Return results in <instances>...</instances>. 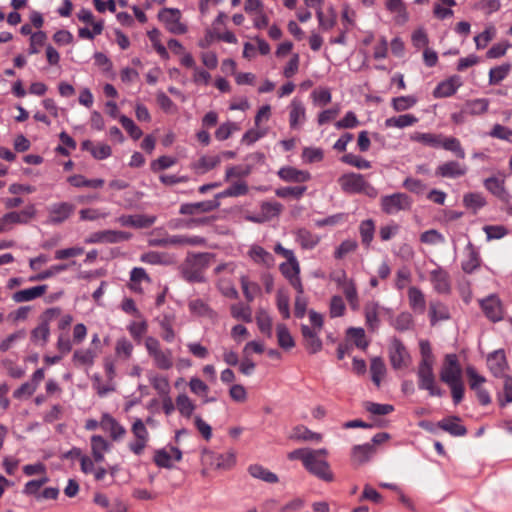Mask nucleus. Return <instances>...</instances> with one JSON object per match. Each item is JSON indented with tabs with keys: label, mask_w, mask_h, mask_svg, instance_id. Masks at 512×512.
<instances>
[{
	"label": "nucleus",
	"mask_w": 512,
	"mask_h": 512,
	"mask_svg": "<svg viewBox=\"0 0 512 512\" xmlns=\"http://www.w3.org/2000/svg\"><path fill=\"white\" fill-rule=\"evenodd\" d=\"M182 458L181 450H156L154 461L159 467L171 468Z\"/></svg>",
	"instance_id": "obj_18"
},
{
	"label": "nucleus",
	"mask_w": 512,
	"mask_h": 512,
	"mask_svg": "<svg viewBox=\"0 0 512 512\" xmlns=\"http://www.w3.org/2000/svg\"><path fill=\"white\" fill-rule=\"evenodd\" d=\"M511 65L509 63L494 67L489 71V83L494 85L500 83L510 72Z\"/></svg>",
	"instance_id": "obj_51"
},
{
	"label": "nucleus",
	"mask_w": 512,
	"mask_h": 512,
	"mask_svg": "<svg viewBox=\"0 0 512 512\" xmlns=\"http://www.w3.org/2000/svg\"><path fill=\"white\" fill-rule=\"evenodd\" d=\"M159 36H160V32L156 28H154L148 32V37H149L150 41L152 42L153 47L155 48L157 53L163 59H168L169 53L167 52V49L160 43Z\"/></svg>",
	"instance_id": "obj_62"
},
{
	"label": "nucleus",
	"mask_w": 512,
	"mask_h": 512,
	"mask_svg": "<svg viewBox=\"0 0 512 512\" xmlns=\"http://www.w3.org/2000/svg\"><path fill=\"white\" fill-rule=\"evenodd\" d=\"M173 318L169 315H165L160 321V327L163 330L162 338L167 342H172L175 338V332L172 328Z\"/></svg>",
	"instance_id": "obj_63"
},
{
	"label": "nucleus",
	"mask_w": 512,
	"mask_h": 512,
	"mask_svg": "<svg viewBox=\"0 0 512 512\" xmlns=\"http://www.w3.org/2000/svg\"><path fill=\"white\" fill-rule=\"evenodd\" d=\"M212 259L209 253L188 255L182 265L183 277L189 282L204 281L203 271L210 264Z\"/></svg>",
	"instance_id": "obj_1"
},
{
	"label": "nucleus",
	"mask_w": 512,
	"mask_h": 512,
	"mask_svg": "<svg viewBox=\"0 0 512 512\" xmlns=\"http://www.w3.org/2000/svg\"><path fill=\"white\" fill-rule=\"evenodd\" d=\"M220 161L221 159L219 156H202L198 161L192 164V169L197 174H204L214 169Z\"/></svg>",
	"instance_id": "obj_29"
},
{
	"label": "nucleus",
	"mask_w": 512,
	"mask_h": 512,
	"mask_svg": "<svg viewBox=\"0 0 512 512\" xmlns=\"http://www.w3.org/2000/svg\"><path fill=\"white\" fill-rule=\"evenodd\" d=\"M484 186L501 201L508 202L510 196L504 187V180H500L496 177H490L484 181Z\"/></svg>",
	"instance_id": "obj_24"
},
{
	"label": "nucleus",
	"mask_w": 512,
	"mask_h": 512,
	"mask_svg": "<svg viewBox=\"0 0 512 512\" xmlns=\"http://www.w3.org/2000/svg\"><path fill=\"white\" fill-rule=\"evenodd\" d=\"M289 296L283 290L277 291V308L279 312L282 314L284 319H288L290 317V306H289Z\"/></svg>",
	"instance_id": "obj_59"
},
{
	"label": "nucleus",
	"mask_w": 512,
	"mask_h": 512,
	"mask_svg": "<svg viewBox=\"0 0 512 512\" xmlns=\"http://www.w3.org/2000/svg\"><path fill=\"white\" fill-rule=\"evenodd\" d=\"M249 255L258 263L269 264L272 261V255L260 246H253L249 251Z\"/></svg>",
	"instance_id": "obj_60"
},
{
	"label": "nucleus",
	"mask_w": 512,
	"mask_h": 512,
	"mask_svg": "<svg viewBox=\"0 0 512 512\" xmlns=\"http://www.w3.org/2000/svg\"><path fill=\"white\" fill-rule=\"evenodd\" d=\"M461 367L456 354H447L440 371V379L447 385L461 381Z\"/></svg>",
	"instance_id": "obj_8"
},
{
	"label": "nucleus",
	"mask_w": 512,
	"mask_h": 512,
	"mask_svg": "<svg viewBox=\"0 0 512 512\" xmlns=\"http://www.w3.org/2000/svg\"><path fill=\"white\" fill-rule=\"evenodd\" d=\"M487 365L490 371L496 377H502L508 368V363L504 350H496L487 357Z\"/></svg>",
	"instance_id": "obj_13"
},
{
	"label": "nucleus",
	"mask_w": 512,
	"mask_h": 512,
	"mask_svg": "<svg viewBox=\"0 0 512 512\" xmlns=\"http://www.w3.org/2000/svg\"><path fill=\"white\" fill-rule=\"evenodd\" d=\"M158 19L172 34L181 35L187 32V26L181 22V12L177 8H163L158 13Z\"/></svg>",
	"instance_id": "obj_6"
},
{
	"label": "nucleus",
	"mask_w": 512,
	"mask_h": 512,
	"mask_svg": "<svg viewBox=\"0 0 512 512\" xmlns=\"http://www.w3.org/2000/svg\"><path fill=\"white\" fill-rule=\"evenodd\" d=\"M278 175L284 181L296 183L306 182L311 178V175L308 171L298 170L290 166L281 168L278 171Z\"/></svg>",
	"instance_id": "obj_22"
},
{
	"label": "nucleus",
	"mask_w": 512,
	"mask_h": 512,
	"mask_svg": "<svg viewBox=\"0 0 512 512\" xmlns=\"http://www.w3.org/2000/svg\"><path fill=\"white\" fill-rule=\"evenodd\" d=\"M440 147H443L445 150L452 151L458 158L464 159L465 152L461 147V144L458 139L454 137L448 138H440Z\"/></svg>",
	"instance_id": "obj_44"
},
{
	"label": "nucleus",
	"mask_w": 512,
	"mask_h": 512,
	"mask_svg": "<svg viewBox=\"0 0 512 512\" xmlns=\"http://www.w3.org/2000/svg\"><path fill=\"white\" fill-rule=\"evenodd\" d=\"M463 204L466 208L472 210L473 213H476L486 205V200L480 193H467L463 196Z\"/></svg>",
	"instance_id": "obj_36"
},
{
	"label": "nucleus",
	"mask_w": 512,
	"mask_h": 512,
	"mask_svg": "<svg viewBox=\"0 0 512 512\" xmlns=\"http://www.w3.org/2000/svg\"><path fill=\"white\" fill-rule=\"evenodd\" d=\"M480 306L485 316L493 321L497 322L503 319V307L500 299L496 295H490L487 298L480 301Z\"/></svg>",
	"instance_id": "obj_11"
},
{
	"label": "nucleus",
	"mask_w": 512,
	"mask_h": 512,
	"mask_svg": "<svg viewBox=\"0 0 512 512\" xmlns=\"http://www.w3.org/2000/svg\"><path fill=\"white\" fill-rule=\"evenodd\" d=\"M240 282L245 298L248 302H252L260 292V286L255 282L249 281L247 276H241Z\"/></svg>",
	"instance_id": "obj_48"
},
{
	"label": "nucleus",
	"mask_w": 512,
	"mask_h": 512,
	"mask_svg": "<svg viewBox=\"0 0 512 512\" xmlns=\"http://www.w3.org/2000/svg\"><path fill=\"white\" fill-rule=\"evenodd\" d=\"M408 299L411 308L419 313H424L426 301L423 292L417 287H410L408 290Z\"/></svg>",
	"instance_id": "obj_30"
},
{
	"label": "nucleus",
	"mask_w": 512,
	"mask_h": 512,
	"mask_svg": "<svg viewBox=\"0 0 512 512\" xmlns=\"http://www.w3.org/2000/svg\"><path fill=\"white\" fill-rule=\"evenodd\" d=\"M440 138H441V135H435L432 133L416 132L413 135H411V140L420 142L422 144L432 146V147H440Z\"/></svg>",
	"instance_id": "obj_53"
},
{
	"label": "nucleus",
	"mask_w": 512,
	"mask_h": 512,
	"mask_svg": "<svg viewBox=\"0 0 512 512\" xmlns=\"http://www.w3.org/2000/svg\"><path fill=\"white\" fill-rule=\"evenodd\" d=\"M320 331L312 329L307 325L301 326V333L304 339V345L310 354H315L322 349V341L318 334Z\"/></svg>",
	"instance_id": "obj_16"
},
{
	"label": "nucleus",
	"mask_w": 512,
	"mask_h": 512,
	"mask_svg": "<svg viewBox=\"0 0 512 512\" xmlns=\"http://www.w3.org/2000/svg\"><path fill=\"white\" fill-rule=\"evenodd\" d=\"M155 365L162 370H168L173 366L172 353L170 350H161L155 356H152Z\"/></svg>",
	"instance_id": "obj_54"
},
{
	"label": "nucleus",
	"mask_w": 512,
	"mask_h": 512,
	"mask_svg": "<svg viewBox=\"0 0 512 512\" xmlns=\"http://www.w3.org/2000/svg\"><path fill=\"white\" fill-rule=\"evenodd\" d=\"M429 308L432 323L440 320H447L450 317L447 307L440 302H430Z\"/></svg>",
	"instance_id": "obj_45"
},
{
	"label": "nucleus",
	"mask_w": 512,
	"mask_h": 512,
	"mask_svg": "<svg viewBox=\"0 0 512 512\" xmlns=\"http://www.w3.org/2000/svg\"><path fill=\"white\" fill-rule=\"evenodd\" d=\"M133 344L126 338H120L115 344V354L118 358L128 360L132 356Z\"/></svg>",
	"instance_id": "obj_43"
},
{
	"label": "nucleus",
	"mask_w": 512,
	"mask_h": 512,
	"mask_svg": "<svg viewBox=\"0 0 512 512\" xmlns=\"http://www.w3.org/2000/svg\"><path fill=\"white\" fill-rule=\"evenodd\" d=\"M73 210L74 206L66 202L54 205L50 211V220L53 223H61L71 215Z\"/></svg>",
	"instance_id": "obj_28"
},
{
	"label": "nucleus",
	"mask_w": 512,
	"mask_h": 512,
	"mask_svg": "<svg viewBox=\"0 0 512 512\" xmlns=\"http://www.w3.org/2000/svg\"><path fill=\"white\" fill-rule=\"evenodd\" d=\"M378 309L379 305L376 302H370L365 305L366 324L371 330H375L378 327Z\"/></svg>",
	"instance_id": "obj_42"
},
{
	"label": "nucleus",
	"mask_w": 512,
	"mask_h": 512,
	"mask_svg": "<svg viewBox=\"0 0 512 512\" xmlns=\"http://www.w3.org/2000/svg\"><path fill=\"white\" fill-rule=\"evenodd\" d=\"M306 117L305 107L301 101L294 99L291 102V111L289 115L290 126L292 128L297 127L300 122H303Z\"/></svg>",
	"instance_id": "obj_32"
},
{
	"label": "nucleus",
	"mask_w": 512,
	"mask_h": 512,
	"mask_svg": "<svg viewBox=\"0 0 512 512\" xmlns=\"http://www.w3.org/2000/svg\"><path fill=\"white\" fill-rule=\"evenodd\" d=\"M296 241L303 249H313L320 241V236L313 234L305 228H299L295 232Z\"/></svg>",
	"instance_id": "obj_25"
},
{
	"label": "nucleus",
	"mask_w": 512,
	"mask_h": 512,
	"mask_svg": "<svg viewBox=\"0 0 512 512\" xmlns=\"http://www.w3.org/2000/svg\"><path fill=\"white\" fill-rule=\"evenodd\" d=\"M462 85L459 76H452L441 82L435 88L433 95L436 98L449 97L455 94L457 89Z\"/></svg>",
	"instance_id": "obj_20"
},
{
	"label": "nucleus",
	"mask_w": 512,
	"mask_h": 512,
	"mask_svg": "<svg viewBox=\"0 0 512 512\" xmlns=\"http://www.w3.org/2000/svg\"><path fill=\"white\" fill-rule=\"evenodd\" d=\"M278 344L283 349H291L295 346L293 337L284 324H278L276 327Z\"/></svg>",
	"instance_id": "obj_37"
},
{
	"label": "nucleus",
	"mask_w": 512,
	"mask_h": 512,
	"mask_svg": "<svg viewBox=\"0 0 512 512\" xmlns=\"http://www.w3.org/2000/svg\"><path fill=\"white\" fill-rule=\"evenodd\" d=\"M132 431L138 440V443L135 448H143L147 441L148 432L142 420L137 419L133 423Z\"/></svg>",
	"instance_id": "obj_55"
},
{
	"label": "nucleus",
	"mask_w": 512,
	"mask_h": 512,
	"mask_svg": "<svg viewBox=\"0 0 512 512\" xmlns=\"http://www.w3.org/2000/svg\"><path fill=\"white\" fill-rule=\"evenodd\" d=\"M176 408L186 418H190L196 408L193 401L185 394H179L176 398Z\"/></svg>",
	"instance_id": "obj_34"
},
{
	"label": "nucleus",
	"mask_w": 512,
	"mask_h": 512,
	"mask_svg": "<svg viewBox=\"0 0 512 512\" xmlns=\"http://www.w3.org/2000/svg\"><path fill=\"white\" fill-rule=\"evenodd\" d=\"M370 371L372 375V381L376 386H380L381 380L386 373V366L384 361L380 357H375L371 361Z\"/></svg>",
	"instance_id": "obj_38"
},
{
	"label": "nucleus",
	"mask_w": 512,
	"mask_h": 512,
	"mask_svg": "<svg viewBox=\"0 0 512 512\" xmlns=\"http://www.w3.org/2000/svg\"><path fill=\"white\" fill-rule=\"evenodd\" d=\"M45 480L34 479V501L42 502L44 500H55L58 497L59 490L54 487H48L40 490V486Z\"/></svg>",
	"instance_id": "obj_27"
},
{
	"label": "nucleus",
	"mask_w": 512,
	"mask_h": 512,
	"mask_svg": "<svg viewBox=\"0 0 512 512\" xmlns=\"http://www.w3.org/2000/svg\"><path fill=\"white\" fill-rule=\"evenodd\" d=\"M439 427L454 436H462L466 433V428L459 423L458 418L444 419L439 422Z\"/></svg>",
	"instance_id": "obj_39"
},
{
	"label": "nucleus",
	"mask_w": 512,
	"mask_h": 512,
	"mask_svg": "<svg viewBox=\"0 0 512 512\" xmlns=\"http://www.w3.org/2000/svg\"><path fill=\"white\" fill-rule=\"evenodd\" d=\"M201 461L211 468L226 469L235 462V455L231 450H202Z\"/></svg>",
	"instance_id": "obj_3"
},
{
	"label": "nucleus",
	"mask_w": 512,
	"mask_h": 512,
	"mask_svg": "<svg viewBox=\"0 0 512 512\" xmlns=\"http://www.w3.org/2000/svg\"><path fill=\"white\" fill-rule=\"evenodd\" d=\"M279 270L297 292L304 293L300 278V264L297 258L280 264Z\"/></svg>",
	"instance_id": "obj_9"
},
{
	"label": "nucleus",
	"mask_w": 512,
	"mask_h": 512,
	"mask_svg": "<svg viewBox=\"0 0 512 512\" xmlns=\"http://www.w3.org/2000/svg\"><path fill=\"white\" fill-rule=\"evenodd\" d=\"M288 438L296 441L311 442L313 444H320L323 436L320 433L313 432L303 425L295 426L288 434Z\"/></svg>",
	"instance_id": "obj_14"
},
{
	"label": "nucleus",
	"mask_w": 512,
	"mask_h": 512,
	"mask_svg": "<svg viewBox=\"0 0 512 512\" xmlns=\"http://www.w3.org/2000/svg\"><path fill=\"white\" fill-rule=\"evenodd\" d=\"M339 183L342 190L347 193H364L370 198H375L378 195L377 189L367 182L361 174H344L339 178Z\"/></svg>",
	"instance_id": "obj_2"
},
{
	"label": "nucleus",
	"mask_w": 512,
	"mask_h": 512,
	"mask_svg": "<svg viewBox=\"0 0 512 512\" xmlns=\"http://www.w3.org/2000/svg\"><path fill=\"white\" fill-rule=\"evenodd\" d=\"M96 353L92 349H77L72 356V362L76 367H90L94 364Z\"/></svg>",
	"instance_id": "obj_26"
},
{
	"label": "nucleus",
	"mask_w": 512,
	"mask_h": 512,
	"mask_svg": "<svg viewBox=\"0 0 512 512\" xmlns=\"http://www.w3.org/2000/svg\"><path fill=\"white\" fill-rule=\"evenodd\" d=\"M119 121L134 140H138L142 136V130L129 117L122 115L119 117Z\"/></svg>",
	"instance_id": "obj_57"
},
{
	"label": "nucleus",
	"mask_w": 512,
	"mask_h": 512,
	"mask_svg": "<svg viewBox=\"0 0 512 512\" xmlns=\"http://www.w3.org/2000/svg\"><path fill=\"white\" fill-rule=\"evenodd\" d=\"M389 359L394 369H401L406 367L408 361L410 360L408 351L406 350L403 343L397 338H394L391 341L389 347Z\"/></svg>",
	"instance_id": "obj_10"
},
{
	"label": "nucleus",
	"mask_w": 512,
	"mask_h": 512,
	"mask_svg": "<svg viewBox=\"0 0 512 512\" xmlns=\"http://www.w3.org/2000/svg\"><path fill=\"white\" fill-rule=\"evenodd\" d=\"M386 8L390 12L397 14L398 22L404 23L407 21L408 15L402 0H386Z\"/></svg>",
	"instance_id": "obj_47"
},
{
	"label": "nucleus",
	"mask_w": 512,
	"mask_h": 512,
	"mask_svg": "<svg viewBox=\"0 0 512 512\" xmlns=\"http://www.w3.org/2000/svg\"><path fill=\"white\" fill-rule=\"evenodd\" d=\"M489 101L487 99H475L465 104L464 113L471 115L484 114L488 109Z\"/></svg>",
	"instance_id": "obj_41"
},
{
	"label": "nucleus",
	"mask_w": 512,
	"mask_h": 512,
	"mask_svg": "<svg viewBox=\"0 0 512 512\" xmlns=\"http://www.w3.org/2000/svg\"><path fill=\"white\" fill-rule=\"evenodd\" d=\"M344 163H347L349 165H352L358 169H368L371 167V164L369 161L365 160L364 158L354 155V154H346L341 159Z\"/></svg>",
	"instance_id": "obj_64"
},
{
	"label": "nucleus",
	"mask_w": 512,
	"mask_h": 512,
	"mask_svg": "<svg viewBox=\"0 0 512 512\" xmlns=\"http://www.w3.org/2000/svg\"><path fill=\"white\" fill-rule=\"evenodd\" d=\"M219 207V202L216 200H208L197 203L183 204L180 207V213L183 215H193L199 212H210Z\"/></svg>",
	"instance_id": "obj_19"
},
{
	"label": "nucleus",
	"mask_w": 512,
	"mask_h": 512,
	"mask_svg": "<svg viewBox=\"0 0 512 512\" xmlns=\"http://www.w3.org/2000/svg\"><path fill=\"white\" fill-rule=\"evenodd\" d=\"M189 388L191 392L203 398V403H209L215 401V398H209L208 385L199 378L193 377L189 381Z\"/></svg>",
	"instance_id": "obj_31"
},
{
	"label": "nucleus",
	"mask_w": 512,
	"mask_h": 512,
	"mask_svg": "<svg viewBox=\"0 0 512 512\" xmlns=\"http://www.w3.org/2000/svg\"><path fill=\"white\" fill-rule=\"evenodd\" d=\"M231 314L234 318L244 322H252V311L250 306L243 304H235L231 306Z\"/></svg>",
	"instance_id": "obj_56"
},
{
	"label": "nucleus",
	"mask_w": 512,
	"mask_h": 512,
	"mask_svg": "<svg viewBox=\"0 0 512 512\" xmlns=\"http://www.w3.org/2000/svg\"><path fill=\"white\" fill-rule=\"evenodd\" d=\"M250 475L256 479H260L267 483H275L278 481V477L276 474L270 472L269 470L265 469L261 465H251L248 469Z\"/></svg>",
	"instance_id": "obj_35"
},
{
	"label": "nucleus",
	"mask_w": 512,
	"mask_h": 512,
	"mask_svg": "<svg viewBox=\"0 0 512 512\" xmlns=\"http://www.w3.org/2000/svg\"><path fill=\"white\" fill-rule=\"evenodd\" d=\"M417 103V98L414 96H400L393 98L391 105L396 112H403L412 108Z\"/></svg>",
	"instance_id": "obj_49"
},
{
	"label": "nucleus",
	"mask_w": 512,
	"mask_h": 512,
	"mask_svg": "<svg viewBox=\"0 0 512 512\" xmlns=\"http://www.w3.org/2000/svg\"><path fill=\"white\" fill-rule=\"evenodd\" d=\"M283 209L282 204L278 202H264L261 205V216L264 221H269L274 217H277Z\"/></svg>",
	"instance_id": "obj_46"
},
{
	"label": "nucleus",
	"mask_w": 512,
	"mask_h": 512,
	"mask_svg": "<svg viewBox=\"0 0 512 512\" xmlns=\"http://www.w3.org/2000/svg\"><path fill=\"white\" fill-rule=\"evenodd\" d=\"M302 462L310 473L325 481L332 480V474L329 470V466L322 455H318L310 451L302 457Z\"/></svg>",
	"instance_id": "obj_4"
},
{
	"label": "nucleus",
	"mask_w": 512,
	"mask_h": 512,
	"mask_svg": "<svg viewBox=\"0 0 512 512\" xmlns=\"http://www.w3.org/2000/svg\"><path fill=\"white\" fill-rule=\"evenodd\" d=\"M434 364L419 363L418 366V386L420 389L427 390L430 396L441 397L443 391L437 386L433 372Z\"/></svg>",
	"instance_id": "obj_5"
},
{
	"label": "nucleus",
	"mask_w": 512,
	"mask_h": 512,
	"mask_svg": "<svg viewBox=\"0 0 512 512\" xmlns=\"http://www.w3.org/2000/svg\"><path fill=\"white\" fill-rule=\"evenodd\" d=\"M305 191V186L282 187L276 189L275 194L280 198L293 197L295 199H299L300 197H302Z\"/></svg>",
	"instance_id": "obj_58"
},
{
	"label": "nucleus",
	"mask_w": 512,
	"mask_h": 512,
	"mask_svg": "<svg viewBox=\"0 0 512 512\" xmlns=\"http://www.w3.org/2000/svg\"><path fill=\"white\" fill-rule=\"evenodd\" d=\"M345 309V303L341 296L335 295L331 298L329 312L332 318L343 316Z\"/></svg>",
	"instance_id": "obj_61"
},
{
	"label": "nucleus",
	"mask_w": 512,
	"mask_h": 512,
	"mask_svg": "<svg viewBox=\"0 0 512 512\" xmlns=\"http://www.w3.org/2000/svg\"><path fill=\"white\" fill-rule=\"evenodd\" d=\"M359 231H360L362 243L368 247L370 245L371 241L373 240L374 231H375V225H374L373 220L368 219V220L363 221L360 224Z\"/></svg>",
	"instance_id": "obj_52"
},
{
	"label": "nucleus",
	"mask_w": 512,
	"mask_h": 512,
	"mask_svg": "<svg viewBox=\"0 0 512 512\" xmlns=\"http://www.w3.org/2000/svg\"><path fill=\"white\" fill-rule=\"evenodd\" d=\"M418 122V119L412 114H403L397 117H390L385 120V126L388 128H405Z\"/></svg>",
	"instance_id": "obj_33"
},
{
	"label": "nucleus",
	"mask_w": 512,
	"mask_h": 512,
	"mask_svg": "<svg viewBox=\"0 0 512 512\" xmlns=\"http://www.w3.org/2000/svg\"><path fill=\"white\" fill-rule=\"evenodd\" d=\"M122 226H131L134 228H148L152 226L155 221V216L148 215H122L117 220Z\"/></svg>",
	"instance_id": "obj_17"
},
{
	"label": "nucleus",
	"mask_w": 512,
	"mask_h": 512,
	"mask_svg": "<svg viewBox=\"0 0 512 512\" xmlns=\"http://www.w3.org/2000/svg\"><path fill=\"white\" fill-rule=\"evenodd\" d=\"M169 245L184 246V245H201L204 243V239L199 236L188 237L184 235H174L168 237Z\"/></svg>",
	"instance_id": "obj_50"
},
{
	"label": "nucleus",
	"mask_w": 512,
	"mask_h": 512,
	"mask_svg": "<svg viewBox=\"0 0 512 512\" xmlns=\"http://www.w3.org/2000/svg\"><path fill=\"white\" fill-rule=\"evenodd\" d=\"M411 198L405 193H395L381 198L382 211L388 215L411 208Z\"/></svg>",
	"instance_id": "obj_7"
},
{
	"label": "nucleus",
	"mask_w": 512,
	"mask_h": 512,
	"mask_svg": "<svg viewBox=\"0 0 512 512\" xmlns=\"http://www.w3.org/2000/svg\"><path fill=\"white\" fill-rule=\"evenodd\" d=\"M430 281L434 289L440 294H449L451 291V282L449 274L438 267L430 272Z\"/></svg>",
	"instance_id": "obj_15"
},
{
	"label": "nucleus",
	"mask_w": 512,
	"mask_h": 512,
	"mask_svg": "<svg viewBox=\"0 0 512 512\" xmlns=\"http://www.w3.org/2000/svg\"><path fill=\"white\" fill-rule=\"evenodd\" d=\"M466 167L456 161H448L437 167L435 174L444 178H456L465 175Z\"/></svg>",
	"instance_id": "obj_21"
},
{
	"label": "nucleus",
	"mask_w": 512,
	"mask_h": 512,
	"mask_svg": "<svg viewBox=\"0 0 512 512\" xmlns=\"http://www.w3.org/2000/svg\"><path fill=\"white\" fill-rule=\"evenodd\" d=\"M256 322L259 330L267 334L269 337L272 335V319L263 308H259L256 314Z\"/></svg>",
	"instance_id": "obj_40"
},
{
	"label": "nucleus",
	"mask_w": 512,
	"mask_h": 512,
	"mask_svg": "<svg viewBox=\"0 0 512 512\" xmlns=\"http://www.w3.org/2000/svg\"><path fill=\"white\" fill-rule=\"evenodd\" d=\"M60 314L61 310L59 308L47 309L39 318V326L34 329V339H41L45 343L49 337V323L57 319Z\"/></svg>",
	"instance_id": "obj_12"
},
{
	"label": "nucleus",
	"mask_w": 512,
	"mask_h": 512,
	"mask_svg": "<svg viewBox=\"0 0 512 512\" xmlns=\"http://www.w3.org/2000/svg\"><path fill=\"white\" fill-rule=\"evenodd\" d=\"M100 426L104 431L109 432L114 440L123 437L125 434V429L109 414H103Z\"/></svg>",
	"instance_id": "obj_23"
}]
</instances>
